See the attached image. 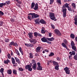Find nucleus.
Segmentation results:
<instances>
[{"instance_id": "4c0bfd02", "label": "nucleus", "mask_w": 77, "mask_h": 77, "mask_svg": "<svg viewBox=\"0 0 77 77\" xmlns=\"http://www.w3.org/2000/svg\"><path fill=\"white\" fill-rule=\"evenodd\" d=\"M15 51L17 54V55L18 56H20V53H19V51H18L17 50V49H15Z\"/></svg>"}, {"instance_id": "6e6552de", "label": "nucleus", "mask_w": 77, "mask_h": 77, "mask_svg": "<svg viewBox=\"0 0 77 77\" xmlns=\"http://www.w3.org/2000/svg\"><path fill=\"white\" fill-rule=\"evenodd\" d=\"M25 45L26 47H31V48H32L33 47H34V45L31 44L30 43H29V44H27V43H25Z\"/></svg>"}, {"instance_id": "dca6fc26", "label": "nucleus", "mask_w": 77, "mask_h": 77, "mask_svg": "<svg viewBox=\"0 0 77 77\" xmlns=\"http://www.w3.org/2000/svg\"><path fill=\"white\" fill-rule=\"evenodd\" d=\"M47 39L45 38V37H43L41 38V40L42 42H46Z\"/></svg>"}, {"instance_id": "58836bf2", "label": "nucleus", "mask_w": 77, "mask_h": 77, "mask_svg": "<svg viewBox=\"0 0 77 77\" xmlns=\"http://www.w3.org/2000/svg\"><path fill=\"white\" fill-rule=\"evenodd\" d=\"M68 11H70V12H72V8L70 7H69L68 8H67Z\"/></svg>"}, {"instance_id": "f8f14e48", "label": "nucleus", "mask_w": 77, "mask_h": 77, "mask_svg": "<svg viewBox=\"0 0 77 77\" xmlns=\"http://www.w3.org/2000/svg\"><path fill=\"white\" fill-rule=\"evenodd\" d=\"M28 35L29 36V38L30 39H32L33 38V33L32 32H29L28 33Z\"/></svg>"}, {"instance_id": "0eeeda50", "label": "nucleus", "mask_w": 77, "mask_h": 77, "mask_svg": "<svg viewBox=\"0 0 77 77\" xmlns=\"http://www.w3.org/2000/svg\"><path fill=\"white\" fill-rule=\"evenodd\" d=\"M72 11L73 12H74V10L75 9V8H76V6H75V4L74 3H73L72 4Z\"/></svg>"}, {"instance_id": "e433bc0d", "label": "nucleus", "mask_w": 77, "mask_h": 77, "mask_svg": "<svg viewBox=\"0 0 77 77\" xmlns=\"http://www.w3.org/2000/svg\"><path fill=\"white\" fill-rule=\"evenodd\" d=\"M74 59L75 60H77V53L74 56Z\"/></svg>"}, {"instance_id": "473e14b6", "label": "nucleus", "mask_w": 77, "mask_h": 77, "mask_svg": "<svg viewBox=\"0 0 77 77\" xmlns=\"http://www.w3.org/2000/svg\"><path fill=\"white\" fill-rule=\"evenodd\" d=\"M17 70H16L14 69L13 70V72L14 74H15V75H17Z\"/></svg>"}, {"instance_id": "4d7b16f0", "label": "nucleus", "mask_w": 77, "mask_h": 77, "mask_svg": "<svg viewBox=\"0 0 77 77\" xmlns=\"http://www.w3.org/2000/svg\"><path fill=\"white\" fill-rule=\"evenodd\" d=\"M3 22L2 21L0 22V26H3Z\"/></svg>"}, {"instance_id": "1a4fd4ad", "label": "nucleus", "mask_w": 77, "mask_h": 77, "mask_svg": "<svg viewBox=\"0 0 77 77\" xmlns=\"http://www.w3.org/2000/svg\"><path fill=\"white\" fill-rule=\"evenodd\" d=\"M29 41H30V42L32 43L33 42V44H35L37 42L36 41V40L35 39L33 38L32 39V40L31 39H29Z\"/></svg>"}, {"instance_id": "39448f33", "label": "nucleus", "mask_w": 77, "mask_h": 77, "mask_svg": "<svg viewBox=\"0 0 77 77\" xmlns=\"http://www.w3.org/2000/svg\"><path fill=\"white\" fill-rule=\"evenodd\" d=\"M54 33L57 35L60 36L61 35V32L59 30L57 29H55L54 30Z\"/></svg>"}, {"instance_id": "9d476101", "label": "nucleus", "mask_w": 77, "mask_h": 77, "mask_svg": "<svg viewBox=\"0 0 77 77\" xmlns=\"http://www.w3.org/2000/svg\"><path fill=\"white\" fill-rule=\"evenodd\" d=\"M61 45H62V46L64 47V48H66L67 50H68L69 51L70 50L69 48H68V47H67V46L65 44V43L63 42H62V44H61Z\"/></svg>"}, {"instance_id": "338daca9", "label": "nucleus", "mask_w": 77, "mask_h": 77, "mask_svg": "<svg viewBox=\"0 0 77 77\" xmlns=\"http://www.w3.org/2000/svg\"><path fill=\"white\" fill-rule=\"evenodd\" d=\"M17 6L19 8H21V5L20 4H16Z\"/></svg>"}, {"instance_id": "4be33fe9", "label": "nucleus", "mask_w": 77, "mask_h": 77, "mask_svg": "<svg viewBox=\"0 0 77 77\" xmlns=\"http://www.w3.org/2000/svg\"><path fill=\"white\" fill-rule=\"evenodd\" d=\"M53 63L54 66H57L59 65V63L54 61H53Z\"/></svg>"}, {"instance_id": "f3484780", "label": "nucleus", "mask_w": 77, "mask_h": 77, "mask_svg": "<svg viewBox=\"0 0 77 77\" xmlns=\"http://www.w3.org/2000/svg\"><path fill=\"white\" fill-rule=\"evenodd\" d=\"M41 48L40 47H38L36 48V51L37 53H39L40 52V50H41Z\"/></svg>"}, {"instance_id": "8fccbe9b", "label": "nucleus", "mask_w": 77, "mask_h": 77, "mask_svg": "<svg viewBox=\"0 0 77 77\" xmlns=\"http://www.w3.org/2000/svg\"><path fill=\"white\" fill-rule=\"evenodd\" d=\"M28 20H30V21L32 20L31 19H33L32 18V17H31V16H28Z\"/></svg>"}, {"instance_id": "aec40b11", "label": "nucleus", "mask_w": 77, "mask_h": 77, "mask_svg": "<svg viewBox=\"0 0 77 77\" xmlns=\"http://www.w3.org/2000/svg\"><path fill=\"white\" fill-rule=\"evenodd\" d=\"M74 20L75 21L74 24L76 26L77 25V16H76L74 18Z\"/></svg>"}, {"instance_id": "603ef678", "label": "nucleus", "mask_w": 77, "mask_h": 77, "mask_svg": "<svg viewBox=\"0 0 77 77\" xmlns=\"http://www.w3.org/2000/svg\"><path fill=\"white\" fill-rule=\"evenodd\" d=\"M39 17V16L38 14H36L35 13V16H34L35 18H38Z\"/></svg>"}, {"instance_id": "412c9836", "label": "nucleus", "mask_w": 77, "mask_h": 77, "mask_svg": "<svg viewBox=\"0 0 77 77\" xmlns=\"http://www.w3.org/2000/svg\"><path fill=\"white\" fill-rule=\"evenodd\" d=\"M46 39H47L48 40V41H54V38H53V37H51V38H46Z\"/></svg>"}, {"instance_id": "6ab92c4d", "label": "nucleus", "mask_w": 77, "mask_h": 77, "mask_svg": "<svg viewBox=\"0 0 77 77\" xmlns=\"http://www.w3.org/2000/svg\"><path fill=\"white\" fill-rule=\"evenodd\" d=\"M36 63H34L32 66V68L34 70H36Z\"/></svg>"}, {"instance_id": "bb28decb", "label": "nucleus", "mask_w": 77, "mask_h": 77, "mask_svg": "<svg viewBox=\"0 0 77 77\" xmlns=\"http://www.w3.org/2000/svg\"><path fill=\"white\" fill-rule=\"evenodd\" d=\"M70 37L72 39H74L75 38V35L72 33L71 34Z\"/></svg>"}, {"instance_id": "e2e57ef3", "label": "nucleus", "mask_w": 77, "mask_h": 77, "mask_svg": "<svg viewBox=\"0 0 77 77\" xmlns=\"http://www.w3.org/2000/svg\"><path fill=\"white\" fill-rule=\"evenodd\" d=\"M36 63V62H35V60H34L32 61V63H32V64H33L34 63Z\"/></svg>"}, {"instance_id": "69168bd1", "label": "nucleus", "mask_w": 77, "mask_h": 77, "mask_svg": "<svg viewBox=\"0 0 77 77\" xmlns=\"http://www.w3.org/2000/svg\"><path fill=\"white\" fill-rule=\"evenodd\" d=\"M3 6V5L2 3L0 4V8H2Z\"/></svg>"}, {"instance_id": "c756f323", "label": "nucleus", "mask_w": 77, "mask_h": 77, "mask_svg": "<svg viewBox=\"0 0 77 77\" xmlns=\"http://www.w3.org/2000/svg\"><path fill=\"white\" fill-rule=\"evenodd\" d=\"M57 4L59 5H60L62 4L61 0H57Z\"/></svg>"}, {"instance_id": "680f3d73", "label": "nucleus", "mask_w": 77, "mask_h": 77, "mask_svg": "<svg viewBox=\"0 0 77 77\" xmlns=\"http://www.w3.org/2000/svg\"><path fill=\"white\" fill-rule=\"evenodd\" d=\"M56 59H57V60H58V61H60V59L58 57H57Z\"/></svg>"}, {"instance_id": "a19ab883", "label": "nucleus", "mask_w": 77, "mask_h": 77, "mask_svg": "<svg viewBox=\"0 0 77 77\" xmlns=\"http://www.w3.org/2000/svg\"><path fill=\"white\" fill-rule=\"evenodd\" d=\"M75 54V51H72V54H71V56H74Z\"/></svg>"}, {"instance_id": "2eb2a0df", "label": "nucleus", "mask_w": 77, "mask_h": 77, "mask_svg": "<svg viewBox=\"0 0 77 77\" xmlns=\"http://www.w3.org/2000/svg\"><path fill=\"white\" fill-rule=\"evenodd\" d=\"M11 60L12 63L13 64H15V65L17 64V63H16L15 60L14 58H13V57H11Z\"/></svg>"}, {"instance_id": "423d86ee", "label": "nucleus", "mask_w": 77, "mask_h": 77, "mask_svg": "<svg viewBox=\"0 0 77 77\" xmlns=\"http://www.w3.org/2000/svg\"><path fill=\"white\" fill-rule=\"evenodd\" d=\"M64 70L65 71L67 74H70V70L69 69V68L66 67L64 68Z\"/></svg>"}, {"instance_id": "ea45409f", "label": "nucleus", "mask_w": 77, "mask_h": 77, "mask_svg": "<svg viewBox=\"0 0 77 77\" xmlns=\"http://www.w3.org/2000/svg\"><path fill=\"white\" fill-rule=\"evenodd\" d=\"M9 41V38H5V42H8Z\"/></svg>"}, {"instance_id": "b1692460", "label": "nucleus", "mask_w": 77, "mask_h": 77, "mask_svg": "<svg viewBox=\"0 0 77 77\" xmlns=\"http://www.w3.org/2000/svg\"><path fill=\"white\" fill-rule=\"evenodd\" d=\"M19 50L20 52V53H21L22 54V55H23L24 54V52H23V49H22V48L21 47H20L19 48Z\"/></svg>"}, {"instance_id": "37998d69", "label": "nucleus", "mask_w": 77, "mask_h": 77, "mask_svg": "<svg viewBox=\"0 0 77 77\" xmlns=\"http://www.w3.org/2000/svg\"><path fill=\"white\" fill-rule=\"evenodd\" d=\"M0 72H4V68H2L0 69Z\"/></svg>"}, {"instance_id": "72a5a7b5", "label": "nucleus", "mask_w": 77, "mask_h": 77, "mask_svg": "<svg viewBox=\"0 0 77 77\" xmlns=\"http://www.w3.org/2000/svg\"><path fill=\"white\" fill-rule=\"evenodd\" d=\"M71 47H72V46H74L75 45V43H74V41H71Z\"/></svg>"}, {"instance_id": "c9c22d12", "label": "nucleus", "mask_w": 77, "mask_h": 77, "mask_svg": "<svg viewBox=\"0 0 77 77\" xmlns=\"http://www.w3.org/2000/svg\"><path fill=\"white\" fill-rule=\"evenodd\" d=\"M29 58H33V54L32 53H30L29 54Z\"/></svg>"}, {"instance_id": "c85d7f7f", "label": "nucleus", "mask_w": 77, "mask_h": 77, "mask_svg": "<svg viewBox=\"0 0 77 77\" xmlns=\"http://www.w3.org/2000/svg\"><path fill=\"white\" fill-rule=\"evenodd\" d=\"M71 47L72 48V50H74V51H76V50H77V49L76 48V46L74 45L71 46Z\"/></svg>"}, {"instance_id": "9b49d317", "label": "nucleus", "mask_w": 77, "mask_h": 77, "mask_svg": "<svg viewBox=\"0 0 77 77\" xmlns=\"http://www.w3.org/2000/svg\"><path fill=\"white\" fill-rule=\"evenodd\" d=\"M32 66V63H30L29 65L28 64L26 65L25 66V69H28L29 68H31Z\"/></svg>"}, {"instance_id": "a878e982", "label": "nucleus", "mask_w": 77, "mask_h": 77, "mask_svg": "<svg viewBox=\"0 0 77 77\" xmlns=\"http://www.w3.org/2000/svg\"><path fill=\"white\" fill-rule=\"evenodd\" d=\"M63 42H64V43L65 44V45H68V41H67L66 39H64L63 40Z\"/></svg>"}, {"instance_id": "7c9ffc66", "label": "nucleus", "mask_w": 77, "mask_h": 77, "mask_svg": "<svg viewBox=\"0 0 77 77\" xmlns=\"http://www.w3.org/2000/svg\"><path fill=\"white\" fill-rule=\"evenodd\" d=\"M34 21L35 23H36V24H39V23H40V22H39V19H36L34 20Z\"/></svg>"}, {"instance_id": "c03bdc74", "label": "nucleus", "mask_w": 77, "mask_h": 77, "mask_svg": "<svg viewBox=\"0 0 77 77\" xmlns=\"http://www.w3.org/2000/svg\"><path fill=\"white\" fill-rule=\"evenodd\" d=\"M38 32H35L34 33V36H35V37H37L38 36Z\"/></svg>"}, {"instance_id": "f704fd0d", "label": "nucleus", "mask_w": 77, "mask_h": 77, "mask_svg": "<svg viewBox=\"0 0 77 77\" xmlns=\"http://www.w3.org/2000/svg\"><path fill=\"white\" fill-rule=\"evenodd\" d=\"M37 70L38 71H42V67H41L37 68Z\"/></svg>"}, {"instance_id": "7ed1b4c3", "label": "nucleus", "mask_w": 77, "mask_h": 77, "mask_svg": "<svg viewBox=\"0 0 77 77\" xmlns=\"http://www.w3.org/2000/svg\"><path fill=\"white\" fill-rule=\"evenodd\" d=\"M11 45L15 46L16 47H18V44H17V42H14V41L10 42V44H9V47H12Z\"/></svg>"}, {"instance_id": "bf43d9fd", "label": "nucleus", "mask_w": 77, "mask_h": 77, "mask_svg": "<svg viewBox=\"0 0 77 77\" xmlns=\"http://www.w3.org/2000/svg\"><path fill=\"white\" fill-rule=\"evenodd\" d=\"M28 70L29 71H32V68L31 67H29L28 69Z\"/></svg>"}, {"instance_id": "2f4dec72", "label": "nucleus", "mask_w": 77, "mask_h": 77, "mask_svg": "<svg viewBox=\"0 0 77 77\" xmlns=\"http://www.w3.org/2000/svg\"><path fill=\"white\" fill-rule=\"evenodd\" d=\"M59 65H57V66H56L54 67V69L56 70H59Z\"/></svg>"}, {"instance_id": "f257e3e1", "label": "nucleus", "mask_w": 77, "mask_h": 77, "mask_svg": "<svg viewBox=\"0 0 77 77\" xmlns=\"http://www.w3.org/2000/svg\"><path fill=\"white\" fill-rule=\"evenodd\" d=\"M31 9H33L35 11L38 10V4L36 3L35 4V2H32L31 6Z\"/></svg>"}, {"instance_id": "5fc2aeb1", "label": "nucleus", "mask_w": 77, "mask_h": 77, "mask_svg": "<svg viewBox=\"0 0 77 77\" xmlns=\"http://www.w3.org/2000/svg\"><path fill=\"white\" fill-rule=\"evenodd\" d=\"M37 65L38 66V67H41V63H37Z\"/></svg>"}, {"instance_id": "052dcab7", "label": "nucleus", "mask_w": 77, "mask_h": 77, "mask_svg": "<svg viewBox=\"0 0 77 77\" xmlns=\"http://www.w3.org/2000/svg\"><path fill=\"white\" fill-rule=\"evenodd\" d=\"M10 20L11 22H14L15 21V19H14L11 18Z\"/></svg>"}, {"instance_id": "cd10ccee", "label": "nucleus", "mask_w": 77, "mask_h": 77, "mask_svg": "<svg viewBox=\"0 0 77 77\" xmlns=\"http://www.w3.org/2000/svg\"><path fill=\"white\" fill-rule=\"evenodd\" d=\"M12 71L11 69H8L7 70V73L8 74H12Z\"/></svg>"}, {"instance_id": "09e8293b", "label": "nucleus", "mask_w": 77, "mask_h": 77, "mask_svg": "<svg viewBox=\"0 0 77 77\" xmlns=\"http://www.w3.org/2000/svg\"><path fill=\"white\" fill-rule=\"evenodd\" d=\"M6 3H7V5H9L11 3V2H10V1H6Z\"/></svg>"}, {"instance_id": "13d9d810", "label": "nucleus", "mask_w": 77, "mask_h": 77, "mask_svg": "<svg viewBox=\"0 0 77 77\" xmlns=\"http://www.w3.org/2000/svg\"><path fill=\"white\" fill-rule=\"evenodd\" d=\"M46 42H47V43H48V44H51V42H50L49 41H48V40H47Z\"/></svg>"}, {"instance_id": "3c124183", "label": "nucleus", "mask_w": 77, "mask_h": 77, "mask_svg": "<svg viewBox=\"0 0 77 77\" xmlns=\"http://www.w3.org/2000/svg\"><path fill=\"white\" fill-rule=\"evenodd\" d=\"M18 70H19L20 71H23V68H22L21 67L19 68Z\"/></svg>"}, {"instance_id": "0e129e2a", "label": "nucleus", "mask_w": 77, "mask_h": 77, "mask_svg": "<svg viewBox=\"0 0 77 77\" xmlns=\"http://www.w3.org/2000/svg\"><path fill=\"white\" fill-rule=\"evenodd\" d=\"M52 34L51 32L49 33H48V36H49V37H51V36Z\"/></svg>"}, {"instance_id": "a18cd8bd", "label": "nucleus", "mask_w": 77, "mask_h": 77, "mask_svg": "<svg viewBox=\"0 0 77 77\" xmlns=\"http://www.w3.org/2000/svg\"><path fill=\"white\" fill-rule=\"evenodd\" d=\"M4 15V13L2 11H0V16H2Z\"/></svg>"}, {"instance_id": "6e6d98bb", "label": "nucleus", "mask_w": 77, "mask_h": 77, "mask_svg": "<svg viewBox=\"0 0 77 77\" xmlns=\"http://www.w3.org/2000/svg\"><path fill=\"white\" fill-rule=\"evenodd\" d=\"M54 2V0H50V5H51Z\"/></svg>"}, {"instance_id": "f03ea898", "label": "nucleus", "mask_w": 77, "mask_h": 77, "mask_svg": "<svg viewBox=\"0 0 77 77\" xmlns=\"http://www.w3.org/2000/svg\"><path fill=\"white\" fill-rule=\"evenodd\" d=\"M66 7H65V6L63 5L62 7V9H63V18H65L66 17V12L67 10L66 8H65Z\"/></svg>"}, {"instance_id": "20e7f679", "label": "nucleus", "mask_w": 77, "mask_h": 77, "mask_svg": "<svg viewBox=\"0 0 77 77\" xmlns=\"http://www.w3.org/2000/svg\"><path fill=\"white\" fill-rule=\"evenodd\" d=\"M55 15L54 13L53 12H51L49 14V17L52 20H54V19H56Z\"/></svg>"}, {"instance_id": "393cba45", "label": "nucleus", "mask_w": 77, "mask_h": 77, "mask_svg": "<svg viewBox=\"0 0 77 77\" xmlns=\"http://www.w3.org/2000/svg\"><path fill=\"white\" fill-rule=\"evenodd\" d=\"M14 58L16 60V62H17L18 63H20V60L18 58H17L16 57H14Z\"/></svg>"}, {"instance_id": "ddd939ff", "label": "nucleus", "mask_w": 77, "mask_h": 77, "mask_svg": "<svg viewBox=\"0 0 77 77\" xmlns=\"http://www.w3.org/2000/svg\"><path fill=\"white\" fill-rule=\"evenodd\" d=\"M39 22L40 23H41L43 24H46V21H45L43 19H41Z\"/></svg>"}, {"instance_id": "de8ad7c7", "label": "nucleus", "mask_w": 77, "mask_h": 77, "mask_svg": "<svg viewBox=\"0 0 77 77\" xmlns=\"http://www.w3.org/2000/svg\"><path fill=\"white\" fill-rule=\"evenodd\" d=\"M64 5L66 8H68L69 7V4L67 3H66Z\"/></svg>"}, {"instance_id": "4468645a", "label": "nucleus", "mask_w": 77, "mask_h": 77, "mask_svg": "<svg viewBox=\"0 0 77 77\" xmlns=\"http://www.w3.org/2000/svg\"><path fill=\"white\" fill-rule=\"evenodd\" d=\"M35 13H30L28 14V15H32V19H34L35 18Z\"/></svg>"}, {"instance_id": "864d4df0", "label": "nucleus", "mask_w": 77, "mask_h": 77, "mask_svg": "<svg viewBox=\"0 0 77 77\" xmlns=\"http://www.w3.org/2000/svg\"><path fill=\"white\" fill-rule=\"evenodd\" d=\"M51 27L52 28V29H55V26H54V25L53 24H51Z\"/></svg>"}, {"instance_id": "49530a36", "label": "nucleus", "mask_w": 77, "mask_h": 77, "mask_svg": "<svg viewBox=\"0 0 77 77\" xmlns=\"http://www.w3.org/2000/svg\"><path fill=\"white\" fill-rule=\"evenodd\" d=\"M7 57L8 59H10L11 58V54H8L7 55Z\"/></svg>"}, {"instance_id": "5701e85b", "label": "nucleus", "mask_w": 77, "mask_h": 77, "mask_svg": "<svg viewBox=\"0 0 77 77\" xmlns=\"http://www.w3.org/2000/svg\"><path fill=\"white\" fill-rule=\"evenodd\" d=\"M4 62L5 64L7 63V64H8V63H11V61L9 60L8 59L7 60H5L4 61Z\"/></svg>"}, {"instance_id": "774afa93", "label": "nucleus", "mask_w": 77, "mask_h": 77, "mask_svg": "<svg viewBox=\"0 0 77 77\" xmlns=\"http://www.w3.org/2000/svg\"><path fill=\"white\" fill-rule=\"evenodd\" d=\"M45 32H46L45 31H41V33H42V34H45Z\"/></svg>"}, {"instance_id": "a211bd4d", "label": "nucleus", "mask_w": 77, "mask_h": 77, "mask_svg": "<svg viewBox=\"0 0 77 77\" xmlns=\"http://www.w3.org/2000/svg\"><path fill=\"white\" fill-rule=\"evenodd\" d=\"M36 63H34L32 66V68L34 70H36Z\"/></svg>"}, {"instance_id": "79ce46f5", "label": "nucleus", "mask_w": 77, "mask_h": 77, "mask_svg": "<svg viewBox=\"0 0 77 77\" xmlns=\"http://www.w3.org/2000/svg\"><path fill=\"white\" fill-rule=\"evenodd\" d=\"M54 55V54L53 52H51V53L49 55V56H53Z\"/></svg>"}]
</instances>
